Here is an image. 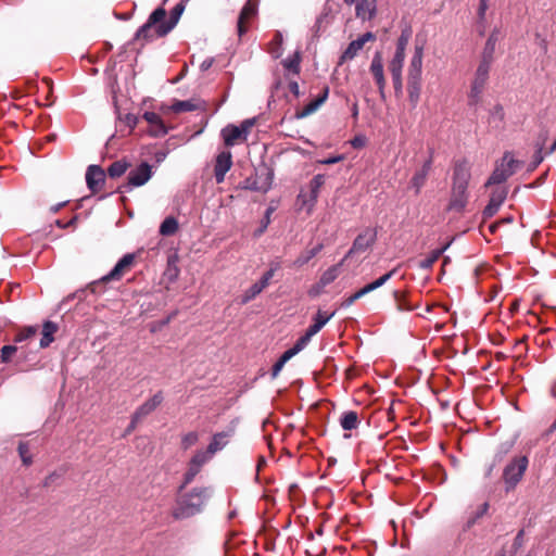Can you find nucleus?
Instances as JSON below:
<instances>
[{"label":"nucleus","mask_w":556,"mask_h":556,"mask_svg":"<svg viewBox=\"0 0 556 556\" xmlns=\"http://www.w3.org/2000/svg\"><path fill=\"white\" fill-rule=\"evenodd\" d=\"M184 11L185 3L180 1L172 9L169 20L165 21L166 11L163 8L155 9L141 25V39L152 41L166 36L176 26Z\"/></svg>","instance_id":"obj_1"},{"label":"nucleus","mask_w":556,"mask_h":556,"mask_svg":"<svg viewBox=\"0 0 556 556\" xmlns=\"http://www.w3.org/2000/svg\"><path fill=\"white\" fill-rule=\"evenodd\" d=\"M471 177L467 161H458L453 170L451 198L447 210L462 213L468 203V185Z\"/></svg>","instance_id":"obj_2"},{"label":"nucleus","mask_w":556,"mask_h":556,"mask_svg":"<svg viewBox=\"0 0 556 556\" xmlns=\"http://www.w3.org/2000/svg\"><path fill=\"white\" fill-rule=\"evenodd\" d=\"M212 495L211 488L197 486L181 493L173 509L175 519H187L200 514Z\"/></svg>","instance_id":"obj_3"},{"label":"nucleus","mask_w":556,"mask_h":556,"mask_svg":"<svg viewBox=\"0 0 556 556\" xmlns=\"http://www.w3.org/2000/svg\"><path fill=\"white\" fill-rule=\"evenodd\" d=\"M424 47L415 46L408 67L407 92L410 104L415 108L420 99Z\"/></svg>","instance_id":"obj_4"},{"label":"nucleus","mask_w":556,"mask_h":556,"mask_svg":"<svg viewBox=\"0 0 556 556\" xmlns=\"http://www.w3.org/2000/svg\"><path fill=\"white\" fill-rule=\"evenodd\" d=\"M135 253L125 254L108 275L89 285L90 291L92 293H102L106 282L112 280H119L126 273L131 269L135 264Z\"/></svg>","instance_id":"obj_5"},{"label":"nucleus","mask_w":556,"mask_h":556,"mask_svg":"<svg viewBox=\"0 0 556 556\" xmlns=\"http://www.w3.org/2000/svg\"><path fill=\"white\" fill-rule=\"evenodd\" d=\"M529 465L527 456L514 457L503 470V481L505 484V491H513L517 484L521 481Z\"/></svg>","instance_id":"obj_6"},{"label":"nucleus","mask_w":556,"mask_h":556,"mask_svg":"<svg viewBox=\"0 0 556 556\" xmlns=\"http://www.w3.org/2000/svg\"><path fill=\"white\" fill-rule=\"evenodd\" d=\"M520 166V162L513 157L509 152H506L496 165L493 173L489 177L485 186L498 185L506 181L511 175H514Z\"/></svg>","instance_id":"obj_7"},{"label":"nucleus","mask_w":556,"mask_h":556,"mask_svg":"<svg viewBox=\"0 0 556 556\" xmlns=\"http://www.w3.org/2000/svg\"><path fill=\"white\" fill-rule=\"evenodd\" d=\"M274 172L266 165H262L255 170L254 176H250L242 182V189L266 193L273 185Z\"/></svg>","instance_id":"obj_8"},{"label":"nucleus","mask_w":556,"mask_h":556,"mask_svg":"<svg viewBox=\"0 0 556 556\" xmlns=\"http://www.w3.org/2000/svg\"><path fill=\"white\" fill-rule=\"evenodd\" d=\"M130 169L128 181L122 188V192H127L139 186V166L131 167V164L126 160H117L113 162L108 168V175L111 178H118Z\"/></svg>","instance_id":"obj_9"},{"label":"nucleus","mask_w":556,"mask_h":556,"mask_svg":"<svg viewBox=\"0 0 556 556\" xmlns=\"http://www.w3.org/2000/svg\"><path fill=\"white\" fill-rule=\"evenodd\" d=\"M377 240V230L375 228H365L358 236L354 239L352 247L346 252L342 262H345L349 257L354 254L364 253L369 248L374 245Z\"/></svg>","instance_id":"obj_10"},{"label":"nucleus","mask_w":556,"mask_h":556,"mask_svg":"<svg viewBox=\"0 0 556 556\" xmlns=\"http://www.w3.org/2000/svg\"><path fill=\"white\" fill-rule=\"evenodd\" d=\"M141 117L148 123L146 131L151 137H163L168 132L167 127L159 114L154 112H144Z\"/></svg>","instance_id":"obj_11"},{"label":"nucleus","mask_w":556,"mask_h":556,"mask_svg":"<svg viewBox=\"0 0 556 556\" xmlns=\"http://www.w3.org/2000/svg\"><path fill=\"white\" fill-rule=\"evenodd\" d=\"M86 182L93 193L101 191L105 184V172L99 165H90L87 168Z\"/></svg>","instance_id":"obj_12"},{"label":"nucleus","mask_w":556,"mask_h":556,"mask_svg":"<svg viewBox=\"0 0 556 556\" xmlns=\"http://www.w3.org/2000/svg\"><path fill=\"white\" fill-rule=\"evenodd\" d=\"M257 13V2L253 0H248L240 11L238 22H237V30L239 37H242L247 31L248 27L245 23H248L251 18H253Z\"/></svg>","instance_id":"obj_13"},{"label":"nucleus","mask_w":556,"mask_h":556,"mask_svg":"<svg viewBox=\"0 0 556 556\" xmlns=\"http://www.w3.org/2000/svg\"><path fill=\"white\" fill-rule=\"evenodd\" d=\"M232 156L229 151H223L216 156L214 165V176L217 184L225 180L227 172L231 168Z\"/></svg>","instance_id":"obj_14"},{"label":"nucleus","mask_w":556,"mask_h":556,"mask_svg":"<svg viewBox=\"0 0 556 556\" xmlns=\"http://www.w3.org/2000/svg\"><path fill=\"white\" fill-rule=\"evenodd\" d=\"M507 197V191L505 189H496L491 193L488 205L482 211L483 219H489L493 217L504 203Z\"/></svg>","instance_id":"obj_15"},{"label":"nucleus","mask_w":556,"mask_h":556,"mask_svg":"<svg viewBox=\"0 0 556 556\" xmlns=\"http://www.w3.org/2000/svg\"><path fill=\"white\" fill-rule=\"evenodd\" d=\"M369 70L378 86L380 96L384 98L386 78L383 73L382 55L380 52H376L374 54Z\"/></svg>","instance_id":"obj_16"},{"label":"nucleus","mask_w":556,"mask_h":556,"mask_svg":"<svg viewBox=\"0 0 556 556\" xmlns=\"http://www.w3.org/2000/svg\"><path fill=\"white\" fill-rule=\"evenodd\" d=\"M325 175L323 174H317L313 177V179L309 181L308 200H306L303 194L299 195V199L302 200L303 205H308V208H312L315 205L318 199L319 190L325 184Z\"/></svg>","instance_id":"obj_17"},{"label":"nucleus","mask_w":556,"mask_h":556,"mask_svg":"<svg viewBox=\"0 0 556 556\" xmlns=\"http://www.w3.org/2000/svg\"><path fill=\"white\" fill-rule=\"evenodd\" d=\"M432 167V154L429 156L427 161L422 164V166L416 170L414 176L410 179V187L415 189V193L418 194L424 187L428 174Z\"/></svg>","instance_id":"obj_18"},{"label":"nucleus","mask_w":556,"mask_h":556,"mask_svg":"<svg viewBox=\"0 0 556 556\" xmlns=\"http://www.w3.org/2000/svg\"><path fill=\"white\" fill-rule=\"evenodd\" d=\"M377 13L376 0H357L355 14L357 18L370 21Z\"/></svg>","instance_id":"obj_19"},{"label":"nucleus","mask_w":556,"mask_h":556,"mask_svg":"<svg viewBox=\"0 0 556 556\" xmlns=\"http://www.w3.org/2000/svg\"><path fill=\"white\" fill-rule=\"evenodd\" d=\"M329 93L328 87H326L320 96L306 104L302 110L295 112L294 117L296 119L305 118L315 113L320 105L327 100Z\"/></svg>","instance_id":"obj_20"},{"label":"nucleus","mask_w":556,"mask_h":556,"mask_svg":"<svg viewBox=\"0 0 556 556\" xmlns=\"http://www.w3.org/2000/svg\"><path fill=\"white\" fill-rule=\"evenodd\" d=\"M339 10V3H337L334 0H326L323 11L320 15L317 17L316 23L314 25L315 33H318L323 23H328V20L332 17L334 14H337Z\"/></svg>","instance_id":"obj_21"},{"label":"nucleus","mask_w":556,"mask_h":556,"mask_svg":"<svg viewBox=\"0 0 556 556\" xmlns=\"http://www.w3.org/2000/svg\"><path fill=\"white\" fill-rule=\"evenodd\" d=\"M489 77L480 76L476 73L473 81L471 84L470 92L468 96L469 105H476L480 101V96L483 92L484 86Z\"/></svg>","instance_id":"obj_22"},{"label":"nucleus","mask_w":556,"mask_h":556,"mask_svg":"<svg viewBox=\"0 0 556 556\" xmlns=\"http://www.w3.org/2000/svg\"><path fill=\"white\" fill-rule=\"evenodd\" d=\"M118 122L119 130L123 134L130 135L138 123V115L132 112H123L122 110H119Z\"/></svg>","instance_id":"obj_23"},{"label":"nucleus","mask_w":556,"mask_h":556,"mask_svg":"<svg viewBox=\"0 0 556 556\" xmlns=\"http://www.w3.org/2000/svg\"><path fill=\"white\" fill-rule=\"evenodd\" d=\"M231 434H232V430L215 433L213 435L206 451L211 455H214L216 452L223 450L227 445L228 439L231 437Z\"/></svg>","instance_id":"obj_24"},{"label":"nucleus","mask_w":556,"mask_h":556,"mask_svg":"<svg viewBox=\"0 0 556 556\" xmlns=\"http://www.w3.org/2000/svg\"><path fill=\"white\" fill-rule=\"evenodd\" d=\"M179 255L174 252L170 253L167 257V266L164 270V277L168 280V282H174L179 276L180 269L178 267Z\"/></svg>","instance_id":"obj_25"},{"label":"nucleus","mask_w":556,"mask_h":556,"mask_svg":"<svg viewBox=\"0 0 556 556\" xmlns=\"http://www.w3.org/2000/svg\"><path fill=\"white\" fill-rule=\"evenodd\" d=\"M58 329V325L53 321L47 320L43 323L39 343L41 349L48 348L54 341V333Z\"/></svg>","instance_id":"obj_26"},{"label":"nucleus","mask_w":556,"mask_h":556,"mask_svg":"<svg viewBox=\"0 0 556 556\" xmlns=\"http://www.w3.org/2000/svg\"><path fill=\"white\" fill-rule=\"evenodd\" d=\"M333 316L334 312L327 314L326 312L318 311L313 317V324L306 330L313 336L317 334Z\"/></svg>","instance_id":"obj_27"},{"label":"nucleus","mask_w":556,"mask_h":556,"mask_svg":"<svg viewBox=\"0 0 556 556\" xmlns=\"http://www.w3.org/2000/svg\"><path fill=\"white\" fill-rule=\"evenodd\" d=\"M502 37H503V35H502L501 29L498 27H495L491 31V34H490V36H489V38H488V40H486V42L484 45V48H483V51H482V55H485L486 58H493L494 59V52H495V49H496V45L501 40Z\"/></svg>","instance_id":"obj_28"},{"label":"nucleus","mask_w":556,"mask_h":556,"mask_svg":"<svg viewBox=\"0 0 556 556\" xmlns=\"http://www.w3.org/2000/svg\"><path fill=\"white\" fill-rule=\"evenodd\" d=\"M222 136L227 147H232L237 140L243 138L242 129L235 125H227L223 128Z\"/></svg>","instance_id":"obj_29"},{"label":"nucleus","mask_w":556,"mask_h":556,"mask_svg":"<svg viewBox=\"0 0 556 556\" xmlns=\"http://www.w3.org/2000/svg\"><path fill=\"white\" fill-rule=\"evenodd\" d=\"M451 243L452 242L450 241L442 248L431 251L427 257L419 262V268L424 270L430 269L433 266V264L440 258V256L448 249Z\"/></svg>","instance_id":"obj_30"},{"label":"nucleus","mask_w":556,"mask_h":556,"mask_svg":"<svg viewBox=\"0 0 556 556\" xmlns=\"http://www.w3.org/2000/svg\"><path fill=\"white\" fill-rule=\"evenodd\" d=\"M358 415L354 410H346L340 417V426L343 430L351 431L358 427Z\"/></svg>","instance_id":"obj_31"},{"label":"nucleus","mask_w":556,"mask_h":556,"mask_svg":"<svg viewBox=\"0 0 556 556\" xmlns=\"http://www.w3.org/2000/svg\"><path fill=\"white\" fill-rule=\"evenodd\" d=\"M324 249V244L323 243H318L317 245H315L314 248L312 249H308L306 251H304L303 253H301L296 260L294 261V266L295 267H302L304 266L305 264H307L312 258H314L321 250Z\"/></svg>","instance_id":"obj_32"},{"label":"nucleus","mask_w":556,"mask_h":556,"mask_svg":"<svg viewBox=\"0 0 556 556\" xmlns=\"http://www.w3.org/2000/svg\"><path fill=\"white\" fill-rule=\"evenodd\" d=\"M267 288L261 280L253 283L249 289L244 291L241 296L240 303L248 304L252 300H254L262 291Z\"/></svg>","instance_id":"obj_33"},{"label":"nucleus","mask_w":556,"mask_h":556,"mask_svg":"<svg viewBox=\"0 0 556 556\" xmlns=\"http://www.w3.org/2000/svg\"><path fill=\"white\" fill-rule=\"evenodd\" d=\"M172 112L179 114L182 112H192L198 105L191 100H175L168 108Z\"/></svg>","instance_id":"obj_34"},{"label":"nucleus","mask_w":556,"mask_h":556,"mask_svg":"<svg viewBox=\"0 0 556 556\" xmlns=\"http://www.w3.org/2000/svg\"><path fill=\"white\" fill-rule=\"evenodd\" d=\"M343 263L344 262L341 261L339 264L330 266L323 273L319 279V283L321 287H326L337 279V277L339 276V268L340 266L343 265Z\"/></svg>","instance_id":"obj_35"},{"label":"nucleus","mask_w":556,"mask_h":556,"mask_svg":"<svg viewBox=\"0 0 556 556\" xmlns=\"http://www.w3.org/2000/svg\"><path fill=\"white\" fill-rule=\"evenodd\" d=\"M177 229H178L177 219L173 216H168L162 222V224L160 226V233L162 236L168 237V236L174 235L177 231Z\"/></svg>","instance_id":"obj_36"},{"label":"nucleus","mask_w":556,"mask_h":556,"mask_svg":"<svg viewBox=\"0 0 556 556\" xmlns=\"http://www.w3.org/2000/svg\"><path fill=\"white\" fill-rule=\"evenodd\" d=\"M163 401L162 392L155 393L150 400L141 405V416L152 413Z\"/></svg>","instance_id":"obj_37"},{"label":"nucleus","mask_w":556,"mask_h":556,"mask_svg":"<svg viewBox=\"0 0 556 556\" xmlns=\"http://www.w3.org/2000/svg\"><path fill=\"white\" fill-rule=\"evenodd\" d=\"M37 332H38V328L36 326L23 327L16 332V334L14 337V342L21 343L23 341L31 339L37 334Z\"/></svg>","instance_id":"obj_38"},{"label":"nucleus","mask_w":556,"mask_h":556,"mask_svg":"<svg viewBox=\"0 0 556 556\" xmlns=\"http://www.w3.org/2000/svg\"><path fill=\"white\" fill-rule=\"evenodd\" d=\"M363 43L361 42V40L357 38L355 40H352L348 48L344 50L343 54H342V59L343 60H352L354 59L357 53L363 49Z\"/></svg>","instance_id":"obj_39"},{"label":"nucleus","mask_w":556,"mask_h":556,"mask_svg":"<svg viewBox=\"0 0 556 556\" xmlns=\"http://www.w3.org/2000/svg\"><path fill=\"white\" fill-rule=\"evenodd\" d=\"M300 62L301 56L299 52H295L292 56H288L282 61V65L286 70L292 72L293 74L300 73Z\"/></svg>","instance_id":"obj_40"},{"label":"nucleus","mask_w":556,"mask_h":556,"mask_svg":"<svg viewBox=\"0 0 556 556\" xmlns=\"http://www.w3.org/2000/svg\"><path fill=\"white\" fill-rule=\"evenodd\" d=\"M212 456L213 455H211L207 451L199 450L191 457L189 463L192 464V466L202 469V467L211 459Z\"/></svg>","instance_id":"obj_41"},{"label":"nucleus","mask_w":556,"mask_h":556,"mask_svg":"<svg viewBox=\"0 0 556 556\" xmlns=\"http://www.w3.org/2000/svg\"><path fill=\"white\" fill-rule=\"evenodd\" d=\"M393 295H394V300L396 302V307H397L399 311H401V312H410V311H414V309L417 308V306L410 304L406 300L405 295L402 294L401 292L394 291Z\"/></svg>","instance_id":"obj_42"},{"label":"nucleus","mask_w":556,"mask_h":556,"mask_svg":"<svg viewBox=\"0 0 556 556\" xmlns=\"http://www.w3.org/2000/svg\"><path fill=\"white\" fill-rule=\"evenodd\" d=\"M17 452L22 459V463L25 466H29L33 464V456L30 454V447L28 442H20L17 446Z\"/></svg>","instance_id":"obj_43"},{"label":"nucleus","mask_w":556,"mask_h":556,"mask_svg":"<svg viewBox=\"0 0 556 556\" xmlns=\"http://www.w3.org/2000/svg\"><path fill=\"white\" fill-rule=\"evenodd\" d=\"M405 53L395 51L392 60L389 63L390 73H402Z\"/></svg>","instance_id":"obj_44"},{"label":"nucleus","mask_w":556,"mask_h":556,"mask_svg":"<svg viewBox=\"0 0 556 556\" xmlns=\"http://www.w3.org/2000/svg\"><path fill=\"white\" fill-rule=\"evenodd\" d=\"M488 509H489V503L484 502L482 503L473 513L472 515L468 518L467 522H466V527L467 528H470L472 527L478 519L482 518L486 513H488Z\"/></svg>","instance_id":"obj_45"},{"label":"nucleus","mask_w":556,"mask_h":556,"mask_svg":"<svg viewBox=\"0 0 556 556\" xmlns=\"http://www.w3.org/2000/svg\"><path fill=\"white\" fill-rule=\"evenodd\" d=\"M513 446H514L513 441H506V442L501 443L495 452L494 462H497V463L502 462L504 459V457L510 452Z\"/></svg>","instance_id":"obj_46"},{"label":"nucleus","mask_w":556,"mask_h":556,"mask_svg":"<svg viewBox=\"0 0 556 556\" xmlns=\"http://www.w3.org/2000/svg\"><path fill=\"white\" fill-rule=\"evenodd\" d=\"M200 471L201 469L199 467L192 466V464L189 463L187 471L184 475V481L182 484L180 485V490L190 484Z\"/></svg>","instance_id":"obj_47"},{"label":"nucleus","mask_w":556,"mask_h":556,"mask_svg":"<svg viewBox=\"0 0 556 556\" xmlns=\"http://www.w3.org/2000/svg\"><path fill=\"white\" fill-rule=\"evenodd\" d=\"M504 109L501 104H496L491 111H490V123L495 124L496 127L500 126L501 123L504 121Z\"/></svg>","instance_id":"obj_48"},{"label":"nucleus","mask_w":556,"mask_h":556,"mask_svg":"<svg viewBox=\"0 0 556 556\" xmlns=\"http://www.w3.org/2000/svg\"><path fill=\"white\" fill-rule=\"evenodd\" d=\"M493 60H494L493 58H486L485 55L481 54V60H480V63L478 65L476 73L479 74L480 76L489 77V73H490V68H491V64H492Z\"/></svg>","instance_id":"obj_49"},{"label":"nucleus","mask_w":556,"mask_h":556,"mask_svg":"<svg viewBox=\"0 0 556 556\" xmlns=\"http://www.w3.org/2000/svg\"><path fill=\"white\" fill-rule=\"evenodd\" d=\"M199 441V434L195 431L188 432L181 438V448L187 451Z\"/></svg>","instance_id":"obj_50"},{"label":"nucleus","mask_w":556,"mask_h":556,"mask_svg":"<svg viewBox=\"0 0 556 556\" xmlns=\"http://www.w3.org/2000/svg\"><path fill=\"white\" fill-rule=\"evenodd\" d=\"M545 139H546V135H544V137L542 138V142H544ZM543 160H544L543 143H540V144H538V149L534 152L533 160L530 164V170H533L534 168H536L543 162Z\"/></svg>","instance_id":"obj_51"},{"label":"nucleus","mask_w":556,"mask_h":556,"mask_svg":"<svg viewBox=\"0 0 556 556\" xmlns=\"http://www.w3.org/2000/svg\"><path fill=\"white\" fill-rule=\"evenodd\" d=\"M152 167L148 162L141 161V186L151 179L153 175Z\"/></svg>","instance_id":"obj_52"},{"label":"nucleus","mask_w":556,"mask_h":556,"mask_svg":"<svg viewBox=\"0 0 556 556\" xmlns=\"http://www.w3.org/2000/svg\"><path fill=\"white\" fill-rule=\"evenodd\" d=\"M314 336L306 330L305 333L303 336H301L294 343V345H293L294 350L300 353L309 343V341Z\"/></svg>","instance_id":"obj_53"},{"label":"nucleus","mask_w":556,"mask_h":556,"mask_svg":"<svg viewBox=\"0 0 556 556\" xmlns=\"http://www.w3.org/2000/svg\"><path fill=\"white\" fill-rule=\"evenodd\" d=\"M17 352V346L15 345H4L1 349V361L3 363H9L12 356Z\"/></svg>","instance_id":"obj_54"},{"label":"nucleus","mask_w":556,"mask_h":556,"mask_svg":"<svg viewBox=\"0 0 556 556\" xmlns=\"http://www.w3.org/2000/svg\"><path fill=\"white\" fill-rule=\"evenodd\" d=\"M408 40H409V31L403 30L401 36L397 39L395 51L405 53L406 47L408 45Z\"/></svg>","instance_id":"obj_55"},{"label":"nucleus","mask_w":556,"mask_h":556,"mask_svg":"<svg viewBox=\"0 0 556 556\" xmlns=\"http://www.w3.org/2000/svg\"><path fill=\"white\" fill-rule=\"evenodd\" d=\"M523 535L525 531L521 529L518 531L517 535L514 539L513 545H511V553L516 554L523 545Z\"/></svg>","instance_id":"obj_56"},{"label":"nucleus","mask_w":556,"mask_h":556,"mask_svg":"<svg viewBox=\"0 0 556 556\" xmlns=\"http://www.w3.org/2000/svg\"><path fill=\"white\" fill-rule=\"evenodd\" d=\"M280 268V263L277 262L276 263V267H270L266 273L263 274V276L261 277V281L266 286L268 287L271 278L274 277L276 270H278Z\"/></svg>","instance_id":"obj_57"},{"label":"nucleus","mask_w":556,"mask_h":556,"mask_svg":"<svg viewBox=\"0 0 556 556\" xmlns=\"http://www.w3.org/2000/svg\"><path fill=\"white\" fill-rule=\"evenodd\" d=\"M280 268V263L277 262L276 263V267H270L266 273L263 274V276L261 277V281L266 286L268 287L271 278L274 277L276 270H278Z\"/></svg>","instance_id":"obj_58"},{"label":"nucleus","mask_w":556,"mask_h":556,"mask_svg":"<svg viewBox=\"0 0 556 556\" xmlns=\"http://www.w3.org/2000/svg\"><path fill=\"white\" fill-rule=\"evenodd\" d=\"M397 271V268H393L392 270L388 271L387 274L382 275L378 279L374 281L376 288L382 287L387 281H389Z\"/></svg>","instance_id":"obj_59"},{"label":"nucleus","mask_w":556,"mask_h":556,"mask_svg":"<svg viewBox=\"0 0 556 556\" xmlns=\"http://www.w3.org/2000/svg\"><path fill=\"white\" fill-rule=\"evenodd\" d=\"M364 295L362 294V292L358 290L356 291L354 294H352L351 296L346 298L342 303H341V307L343 308H348L350 307L351 305H353L355 303V301L359 300L361 298H363Z\"/></svg>","instance_id":"obj_60"},{"label":"nucleus","mask_w":556,"mask_h":556,"mask_svg":"<svg viewBox=\"0 0 556 556\" xmlns=\"http://www.w3.org/2000/svg\"><path fill=\"white\" fill-rule=\"evenodd\" d=\"M366 137L364 135H357L355 136L352 140H351V146L354 148V149H361L363 147H365L366 144Z\"/></svg>","instance_id":"obj_61"},{"label":"nucleus","mask_w":556,"mask_h":556,"mask_svg":"<svg viewBox=\"0 0 556 556\" xmlns=\"http://www.w3.org/2000/svg\"><path fill=\"white\" fill-rule=\"evenodd\" d=\"M255 123V119L254 118H249V119H245L241 123L240 126H238L239 128L242 129V136H243V139L247 138V135L249 134L251 127L254 125Z\"/></svg>","instance_id":"obj_62"},{"label":"nucleus","mask_w":556,"mask_h":556,"mask_svg":"<svg viewBox=\"0 0 556 556\" xmlns=\"http://www.w3.org/2000/svg\"><path fill=\"white\" fill-rule=\"evenodd\" d=\"M395 92L402 91V73H391Z\"/></svg>","instance_id":"obj_63"},{"label":"nucleus","mask_w":556,"mask_h":556,"mask_svg":"<svg viewBox=\"0 0 556 556\" xmlns=\"http://www.w3.org/2000/svg\"><path fill=\"white\" fill-rule=\"evenodd\" d=\"M343 160H344V155L343 154H338V155H334V156H330V157L320 160V161H318V163L323 164V165H331V164L339 163V162H341Z\"/></svg>","instance_id":"obj_64"}]
</instances>
